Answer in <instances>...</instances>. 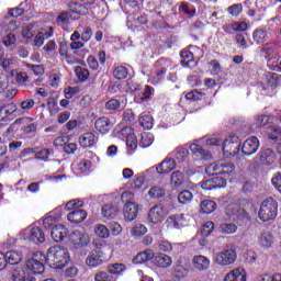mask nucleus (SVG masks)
I'll list each match as a JSON object with an SVG mask.
<instances>
[{"label": "nucleus", "mask_w": 281, "mask_h": 281, "mask_svg": "<svg viewBox=\"0 0 281 281\" xmlns=\"http://www.w3.org/2000/svg\"><path fill=\"white\" fill-rule=\"evenodd\" d=\"M259 245L261 247H266L269 249V247L273 246V235L269 231H265L259 236Z\"/></svg>", "instance_id": "c756f323"}, {"label": "nucleus", "mask_w": 281, "mask_h": 281, "mask_svg": "<svg viewBox=\"0 0 281 281\" xmlns=\"http://www.w3.org/2000/svg\"><path fill=\"white\" fill-rule=\"evenodd\" d=\"M132 93L134 94L135 102H148V100H153V95H155V88L150 86H143L139 83H132L130 86Z\"/></svg>", "instance_id": "20e7f679"}, {"label": "nucleus", "mask_w": 281, "mask_h": 281, "mask_svg": "<svg viewBox=\"0 0 281 281\" xmlns=\"http://www.w3.org/2000/svg\"><path fill=\"white\" fill-rule=\"evenodd\" d=\"M224 281H247V274L244 268H235L231 272H228Z\"/></svg>", "instance_id": "2eb2a0df"}, {"label": "nucleus", "mask_w": 281, "mask_h": 281, "mask_svg": "<svg viewBox=\"0 0 281 281\" xmlns=\"http://www.w3.org/2000/svg\"><path fill=\"white\" fill-rule=\"evenodd\" d=\"M212 232H214V222L209 221L202 226L201 235L203 236V238H207V236H210Z\"/></svg>", "instance_id": "603ef678"}, {"label": "nucleus", "mask_w": 281, "mask_h": 281, "mask_svg": "<svg viewBox=\"0 0 281 281\" xmlns=\"http://www.w3.org/2000/svg\"><path fill=\"white\" fill-rule=\"evenodd\" d=\"M171 186L173 188H179L180 186H183V172L181 171H173L171 173Z\"/></svg>", "instance_id": "79ce46f5"}, {"label": "nucleus", "mask_w": 281, "mask_h": 281, "mask_svg": "<svg viewBox=\"0 0 281 281\" xmlns=\"http://www.w3.org/2000/svg\"><path fill=\"white\" fill-rule=\"evenodd\" d=\"M278 74L276 72H270L268 75V79H267V85L268 87H270V89L273 91V89H276V87H278Z\"/></svg>", "instance_id": "13d9d810"}, {"label": "nucleus", "mask_w": 281, "mask_h": 281, "mask_svg": "<svg viewBox=\"0 0 281 281\" xmlns=\"http://www.w3.org/2000/svg\"><path fill=\"white\" fill-rule=\"evenodd\" d=\"M268 139L270 144L281 145V128L280 127H268L267 130Z\"/></svg>", "instance_id": "393cba45"}, {"label": "nucleus", "mask_w": 281, "mask_h": 281, "mask_svg": "<svg viewBox=\"0 0 281 281\" xmlns=\"http://www.w3.org/2000/svg\"><path fill=\"white\" fill-rule=\"evenodd\" d=\"M180 10L183 12V14H187V16L192 18L194 14H196V9H194L193 5H190L186 2H182L180 4Z\"/></svg>", "instance_id": "3c124183"}, {"label": "nucleus", "mask_w": 281, "mask_h": 281, "mask_svg": "<svg viewBox=\"0 0 281 281\" xmlns=\"http://www.w3.org/2000/svg\"><path fill=\"white\" fill-rule=\"evenodd\" d=\"M236 250L224 249L214 255L213 261L215 265H220L221 267H227L228 265H234V262H236Z\"/></svg>", "instance_id": "6e6552de"}, {"label": "nucleus", "mask_w": 281, "mask_h": 281, "mask_svg": "<svg viewBox=\"0 0 281 281\" xmlns=\"http://www.w3.org/2000/svg\"><path fill=\"white\" fill-rule=\"evenodd\" d=\"M227 11H228V14H232V16H238V14L243 12V4L241 3L233 4L228 7Z\"/></svg>", "instance_id": "052dcab7"}, {"label": "nucleus", "mask_w": 281, "mask_h": 281, "mask_svg": "<svg viewBox=\"0 0 281 281\" xmlns=\"http://www.w3.org/2000/svg\"><path fill=\"white\" fill-rule=\"evenodd\" d=\"M69 19H71V13L68 11L60 12L57 16V25L64 30H67V27H69Z\"/></svg>", "instance_id": "f704fd0d"}, {"label": "nucleus", "mask_w": 281, "mask_h": 281, "mask_svg": "<svg viewBox=\"0 0 281 281\" xmlns=\"http://www.w3.org/2000/svg\"><path fill=\"white\" fill-rule=\"evenodd\" d=\"M56 223V217L48 215L43 220V225L45 229H50V227H54V224Z\"/></svg>", "instance_id": "338daca9"}, {"label": "nucleus", "mask_w": 281, "mask_h": 281, "mask_svg": "<svg viewBox=\"0 0 281 281\" xmlns=\"http://www.w3.org/2000/svg\"><path fill=\"white\" fill-rule=\"evenodd\" d=\"M252 38L257 43V45H262L268 38L267 30L265 29H257L252 33Z\"/></svg>", "instance_id": "c9c22d12"}, {"label": "nucleus", "mask_w": 281, "mask_h": 281, "mask_svg": "<svg viewBox=\"0 0 281 281\" xmlns=\"http://www.w3.org/2000/svg\"><path fill=\"white\" fill-rule=\"evenodd\" d=\"M216 210V202L212 200H203L200 204V212L202 214H212Z\"/></svg>", "instance_id": "72a5a7b5"}, {"label": "nucleus", "mask_w": 281, "mask_h": 281, "mask_svg": "<svg viewBox=\"0 0 281 281\" xmlns=\"http://www.w3.org/2000/svg\"><path fill=\"white\" fill-rule=\"evenodd\" d=\"M235 41H236L238 47H240L241 49H247L249 47V45H247V38L245 37V34H243V33H238L235 36Z\"/></svg>", "instance_id": "bf43d9fd"}, {"label": "nucleus", "mask_w": 281, "mask_h": 281, "mask_svg": "<svg viewBox=\"0 0 281 281\" xmlns=\"http://www.w3.org/2000/svg\"><path fill=\"white\" fill-rule=\"evenodd\" d=\"M45 34L43 32H38L34 37V46L43 47V43H45Z\"/></svg>", "instance_id": "69168bd1"}, {"label": "nucleus", "mask_w": 281, "mask_h": 281, "mask_svg": "<svg viewBox=\"0 0 281 281\" xmlns=\"http://www.w3.org/2000/svg\"><path fill=\"white\" fill-rule=\"evenodd\" d=\"M226 214L228 216H237V218H246V221H249V213L245 211V209H240L238 205H228Z\"/></svg>", "instance_id": "aec40b11"}, {"label": "nucleus", "mask_w": 281, "mask_h": 281, "mask_svg": "<svg viewBox=\"0 0 281 281\" xmlns=\"http://www.w3.org/2000/svg\"><path fill=\"white\" fill-rule=\"evenodd\" d=\"M13 281H36V278L32 277L27 269L24 267H16L12 274Z\"/></svg>", "instance_id": "4468645a"}, {"label": "nucleus", "mask_w": 281, "mask_h": 281, "mask_svg": "<svg viewBox=\"0 0 281 281\" xmlns=\"http://www.w3.org/2000/svg\"><path fill=\"white\" fill-rule=\"evenodd\" d=\"M258 148H260V140L256 136H251L246 139L241 146V153L246 157H250V155H255L258 153Z\"/></svg>", "instance_id": "f8f14e48"}, {"label": "nucleus", "mask_w": 281, "mask_h": 281, "mask_svg": "<svg viewBox=\"0 0 281 281\" xmlns=\"http://www.w3.org/2000/svg\"><path fill=\"white\" fill-rule=\"evenodd\" d=\"M95 130L99 131L102 135H106V133L110 132L111 128H113V124H111V120L109 117L103 116L99 117L94 122Z\"/></svg>", "instance_id": "dca6fc26"}, {"label": "nucleus", "mask_w": 281, "mask_h": 281, "mask_svg": "<svg viewBox=\"0 0 281 281\" xmlns=\"http://www.w3.org/2000/svg\"><path fill=\"white\" fill-rule=\"evenodd\" d=\"M139 206H137L136 203L127 202L123 209V214L126 223H132V221H135L137 218Z\"/></svg>", "instance_id": "ddd939ff"}, {"label": "nucleus", "mask_w": 281, "mask_h": 281, "mask_svg": "<svg viewBox=\"0 0 281 281\" xmlns=\"http://www.w3.org/2000/svg\"><path fill=\"white\" fill-rule=\"evenodd\" d=\"M20 236L23 240H29L30 243H34V245H41L45 240V233L38 226L25 228L21 232Z\"/></svg>", "instance_id": "0eeeda50"}, {"label": "nucleus", "mask_w": 281, "mask_h": 281, "mask_svg": "<svg viewBox=\"0 0 281 281\" xmlns=\"http://www.w3.org/2000/svg\"><path fill=\"white\" fill-rule=\"evenodd\" d=\"M67 218L70 223H75V225H78L79 223H82L87 220V211L77 209L68 213Z\"/></svg>", "instance_id": "412c9836"}, {"label": "nucleus", "mask_w": 281, "mask_h": 281, "mask_svg": "<svg viewBox=\"0 0 281 281\" xmlns=\"http://www.w3.org/2000/svg\"><path fill=\"white\" fill-rule=\"evenodd\" d=\"M258 216L263 223L276 220L278 216V201L271 196L266 198L260 204Z\"/></svg>", "instance_id": "f03ea898"}, {"label": "nucleus", "mask_w": 281, "mask_h": 281, "mask_svg": "<svg viewBox=\"0 0 281 281\" xmlns=\"http://www.w3.org/2000/svg\"><path fill=\"white\" fill-rule=\"evenodd\" d=\"M47 257L43 252H36L31 259L26 260L24 268L29 271L30 276H36L45 271V265Z\"/></svg>", "instance_id": "7ed1b4c3"}, {"label": "nucleus", "mask_w": 281, "mask_h": 281, "mask_svg": "<svg viewBox=\"0 0 281 281\" xmlns=\"http://www.w3.org/2000/svg\"><path fill=\"white\" fill-rule=\"evenodd\" d=\"M255 124L257 127L267 126V124H271V116L270 115L257 116Z\"/></svg>", "instance_id": "6e6d98bb"}, {"label": "nucleus", "mask_w": 281, "mask_h": 281, "mask_svg": "<svg viewBox=\"0 0 281 281\" xmlns=\"http://www.w3.org/2000/svg\"><path fill=\"white\" fill-rule=\"evenodd\" d=\"M272 186L280 192L281 194V172L274 173V176L271 179Z\"/></svg>", "instance_id": "0e129e2a"}, {"label": "nucleus", "mask_w": 281, "mask_h": 281, "mask_svg": "<svg viewBox=\"0 0 281 281\" xmlns=\"http://www.w3.org/2000/svg\"><path fill=\"white\" fill-rule=\"evenodd\" d=\"M50 236L55 243H63L67 238V228L63 225H56L52 228Z\"/></svg>", "instance_id": "6ab92c4d"}, {"label": "nucleus", "mask_w": 281, "mask_h": 281, "mask_svg": "<svg viewBox=\"0 0 281 281\" xmlns=\"http://www.w3.org/2000/svg\"><path fill=\"white\" fill-rule=\"evenodd\" d=\"M126 146L128 155H133V153H135L137 149V137H135V134L127 135Z\"/></svg>", "instance_id": "4c0bfd02"}, {"label": "nucleus", "mask_w": 281, "mask_h": 281, "mask_svg": "<svg viewBox=\"0 0 281 281\" xmlns=\"http://www.w3.org/2000/svg\"><path fill=\"white\" fill-rule=\"evenodd\" d=\"M167 222L169 225H172L175 229H181V227H184L186 223L183 221V215H173L168 217Z\"/></svg>", "instance_id": "e433bc0d"}, {"label": "nucleus", "mask_w": 281, "mask_h": 281, "mask_svg": "<svg viewBox=\"0 0 281 281\" xmlns=\"http://www.w3.org/2000/svg\"><path fill=\"white\" fill-rule=\"evenodd\" d=\"M175 168H177V161H175L172 158H166L159 164L156 170L159 175H168V172H171V170H175Z\"/></svg>", "instance_id": "a211bd4d"}, {"label": "nucleus", "mask_w": 281, "mask_h": 281, "mask_svg": "<svg viewBox=\"0 0 281 281\" xmlns=\"http://www.w3.org/2000/svg\"><path fill=\"white\" fill-rule=\"evenodd\" d=\"M94 281H115V277L109 274L108 271H98L94 274Z\"/></svg>", "instance_id": "09e8293b"}, {"label": "nucleus", "mask_w": 281, "mask_h": 281, "mask_svg": "<svg viewBox=\"0 0 281 281\" xmlns=\"http://www.w3.org/2000/svg\"><path fill=\"white\" fill-rule=\"evenodd\" d=\"M193 267L198 271H205L210 269V259L207 257L199 255L193 257Z\"/></svg>", "instance_id": "b1692460"}, {"label": "nucleus", "mask_w": 281, "mask_h": 281, "mask_svg": "<svg viewBox=\"0 0 281 281\" xmlns=\"http://www.w3.org/2000/svg\"><path fill=\"white\" fill-rule=\"evenodd\" d=\"M117 206L113 204H104L102 206L103 218H115V216H117Z\"/></svg>", "instance_id": "473e14b6"}, {"label": "nucleus", "mask_w": 281, "mask_h": 281, "mask_svg": "<svg viewBox=\"0 0 281 281\" xmlns=\"http://www.w3.org/2000/svg\"><path fill=\"white\" fill-rule=\"evenodd\" d=\"M54 153L53 150L49 149H42L35 154V159H41V161H47L49 155Z\"/></svg>", "instance_id": "680f3d73"}, {"label": "nucleus", "mask_w": 281, "mask_h": 281, "mask_svg": "<svg viewBox=\"0 0 281 281\" xmlns=\"http://www.w3.org/2000/svg\"><path fill=\"white\" fill-rule=\"evenodd\" d=\"M192 192L184 190L178 194V201L182 205H187V203H190L192 201Z\"/></svg>", "instance_id": "8fccbe9b"}, {"label": "nucleus", "mask_w": 281, "mask_h": 281, "mask_svg": "<svg viewBox=\"0 0 281 281\" xmlns=\"http://www.w3.org/2000/svg\"><path fill=\"white\" fill-rule=\"evenodd\" d=\"M4 258L7 260V265H19V262L23 260V255L21 251L11 250L4 255Z\"/></svg>", "instance_id": "cd10ccee"}, {"label": "nucleus", "mask_w": 281, "mask_h": 281, "mask_svg": "<svg viewBox=\"0 0 281 281\" xmlns=\"http://www.w3.org/2000/svg\"><path fill=\"white\" fill-rule=\"evenodd\" d=\"M154 265L160 269H168L172 265V258L166 254H159L154 257Z\"/></svg>", "instance_id": "5701e85b"}, {"label": "nucleus", "mask_w": 281, "mask_h": 281, "mask_svg": "<svg viewBox=\"0 0 281 281\" xmlns=\"http://www.w3.org/2000/svg\"><path fill=\"white\" fill-rule=\"evenodd\" d=\"M154 258H155V252L153 251V249H146L142 252H138L133 258V265H144L149 260H153Z\"/></svg>", "instance_id": "f3484780"}, {"label": "nucleus", "mask_w": 281, "mask_h": 281, "mask_svg": "<svg viewBox=\"0 0 281 281\" xmlns=\"http://www.w3.org/2000/svg\"><path fill=\"white\" fill-rule=\"evenodd\" d=\"M86 4H82L80 2H69L68 8L72 12V14H82L87 8Z\"/></svg>", "instance_id": "de8ad7c7"}, {"label": "nucleus", "mask_w": 281, "mask_h": 281, "mask_svg": "<svg viewBox=\"0 0 281 281\" xmlns=\"http://www.w3.org/2000/svg\"><path fill=\"white\" fill-rule=\"evenodd\" d=\"M238 229V226L234 223H222L220 225V232L221 234H236V231Z\"/></svg>", "instance_id": "37998d69"}, {"label": "nucleus", "mask_w": 281, "mask_h": 281, "mask_svg": "<svg viewBox=\"0 0 281 281\" xmlns=\"http://www.w3.org/2000/svg\"><path fill=\"white\" fill-rule=\"evenodd\" d=\"M234 170H236V166L229 161H218L206 167L209 175H223L224 177H228Z\"/></svg>", "instance_id": "423d86ee"}, {"label": "nucleus", "mask_w": 281, "mask_h": 281, "mask_svg": "<svg viewBox=\"0 0 281 281\" xmlns=\"http://www.w3.org/2000/svg\"><path fill=\"white\" fill-rule=\"evenodd\" d=\"M222 150L226 157H236L240 153V138L231 135L223 142Z\"/></svg>", "instance_id": "39448f33"}, {"label": "nucleus", "mask_w": 281, "mask_h": 281, "mask_svg": "<svg viewBox=\"0 0 281 281\" xmlns=\"http://www.w3.org/2000/svg\"><path fill=\"white\" fill-rule=\"evenodd\" d=\"M91 36H93V31L91 30V27L87 26L86 29H83L81 33V41L83 43H89V41H91Z\"/></svg>", "instance_id": "e2e57ef3"}, {"label": "nucleus", "mask_w": 281, "mask_h": 281, "mask_svg": "<svg viewBox=\"0 0 281 281\" xmlns=\"http://www.w3.org/2000/svg\"><path fill=\"white\" fill-rule=\"evenodd\" d=\"M258 281H281V274L277 273L274 276L266 274L263 277H260Z\"/></svg>", "instance_id": "774afa93"}, {"label": "nucleus", "mask_w": 281, "mask_h": 281, "mask_svg": "<svg viewBox=\"0 0 281 281\" xmlns=\"http://www.w3.org/2000/svg\"><path fill=\"white\" fill-rule=\"evenodd\" d=\"M106 271L110 276H122L126 271V266L124 263H110L106 267Z\"/></svg>", "instance_id": "2f4dec72"}, {"label": "nucleus", "mask_w": 281, "mask_h": 281, "mask_svg": "<svg viewBox=\"0 0 281 281\" xmlns=\"http://www.w3.org/2000/svg\"><path fill=\"white\" fill-rule=\"evenodd\" d=\"M187 100H205V93L199 91V90H192L191 92H188L186 94Z\"/></svg>", "instance_id": "864d4df0"}, {"label": "nucleus", "mask_w": 281, "mask_h": 281, "mask_svg": "<svg viewBox=\"0 0 281 281\" xmlns=\"http://www.w3.org/2000/svg\"><path fill=\"white\" fill-rule=\"evenodd\" d=\"M72 243L76 247H87V245H89V235L75 232L72 235Z\"/></svg>", "instance_id": "bb28decb"}, {"label": "nucleus", "mask_w": 281, "mask_h": 281, "mask_svg": "<svg viewBox=\"0 0 281 281\" xmlns=\"http://www.w3.org/2000/svg\"><path fill=\"white\" fill-rule=\"evenodd\" d=\"M16 113V104L9 103L2 108H0V122H7L8 115H12Z\"/></svg>", "instance_id": "c85d7f7f"}, {"label": "nucleus", "mask_w": 281, "mask_h": 281, "mask_svg": "<svg viewBox=\"0 0 281 281\" xmlns=\"http://www.w3.org/2000/svg\"><path fill=\"white\" fill-rule=\"evenodd\" d=\"M148 196L154 200L164 199L166 196V189L160 186H154L149 189Z\"/></svg>", "instance_id": "7c9ffc66"}, {"label": "nucleus", "mask_w": 281, "mask_h": 281, "mask_svg": "<svg viewBox=\"0 0 281 281\" xmlns=\"http://www.w3.org/2000/svg\"><path fill=\"white\" fill-rule=\"evenodd\" d=\"M166 216H168V211L164 204H156L149 210L147 221L153 225H159L166 221Z\"/></svg>", "instance_id": "1a4fd4ad"}, {"label": "nucleus", "mask_w": 281, "mask_h": 281, "mask_svg": "<svg viewBox=\"0 0 281 281\" xmlns=\"http://www.w3.org/2000/svg\"><path fill=\"white\" fill-rule=\"evenodd\" d=\"M98 139L95 138V134L93 132L85 133L81 137H79V144L82 148H92L95 146Z\"/></svg>", "instance_id": "4be33fe9"}, {"label": "nucleus", "mask_w": 281, "mask_h": 281, "mask_svg": "<svg viewBox=\"0 0 281 281\" xmlns=\"http://www.w3.org/2000/svg\"><path fill=\"white\" fill-rule=\"evenodd\" d=\"M121 106H122V103L117 99H110L105 103L106 111H117V109H120Z\"/></svg>", "instance_id": "5fc2aeb1"}, {"label": "nucleus", "mask_w": 281, "mask_h": 281, "mask_svg": "<svg viewBox=\"0 0 281 281\" xmlns=\"http://www.w3.org/2000/svg\"><path fill=\"white\" fill-rule=\"evenodd\" d=\"M181 64L183 67H190L194 63V55L190 50H182L181 54Z\"/></svg>", "instance_id": "58836bf2"}, {"label": "nucleus", "mask_w": 281, "mask_h": 281, "mask_svg": "<svg viewBox=\"0 0 281 281\" xmlns=\"http://www.w3.org/2000/svg\"><path fill=\"white\" fill-rule=\"evenodd\" d=\"M104 260H106L104 252H102V250L95 249L92 250L86 258V265L87 267H90V269H95V267L103 265Z\"/></svg>", "instance_id": "9b49d317"}, {"label": "nucleus", "mask_w": 281, "mask_h": 281, "mask_svg": "<svg viewBox=\"0 0 281 281\" xmlns=\"http://www.w3.org/2000/svg\"><path fill=\"white\" fill-rule=\"evenodd\" d=\"M94 234L99 238H109L111 236V232H109V228L104 224H97L94 226Z\"/></svg>", "instance_id": "ea45409f"}, {"label": "nucleus", "mask_w": 281, "mask_h": 281, "mask_svg": "<svg viewBox=\"0 0 281 281\" xmlns=\"http://www.w3.org/2000/svg\"><path fill=\"white\" fill-rule=\"evenodd\" d=\"M146 232H148V228H146V226H144V224H137L136 226H134L131 231L132 236H144V234H146Z\"/></svg>", "instance_id": "4d7b16f0"}, {"label": "nucleus", "mask_w": 281, "mask_h": 281, "mask_svg": "<svg viewBox=\"0 0 281 281\" xmlns=\"http://www.w3.org/2000/svg\"><path fill=\"white\" fill-rule=\"evenodd\" d=\"M190 150L193 153V155H196L198 157H202V159L210 160L212 159V153H210L207 149H204L198 144H191Z\"/></svg>", "instance_id": "a878e982"}, {"label": "nucleus", "mask_w": 281, "mask_h": 281, "mask_svg": "<svg viewBox=\"0 0 281 281\" xmlns=\"http://www.w3.org/2000/svg\"><path fill=\"white\" fill-rule=\"evenodd\" d=\"M71 257L69 250L63 246H52L46 254V262L54 269L67 267Z\"/></svg>", "instance_id": "f257e3e1"}, {"label": "nucleus", "mask_w": 281, "mask_h": 281, "mask_svg": "<svg viewBox=\"0 0 281 281\" xmlns=\"http://www.w3.org/2000/svg\"><path fill=\"white\" fill-rule=\"evenodd\" d=\"M113 76L116 80H124L128 76V68L125 66H117L113 70Z\"/></svg>", "instance_id": "a19ab883"}, {"label": "nucleus", "mask_w": 281, "mask_h": 281, "mask_svg": "<svg viewBox=\"0 0 281 281\" xmlns=\"http://www.w3.org/2000/svg\"><path fill=\"white\" fill-rule=\"evenodd\" d=\"M276 162V151L271 148H262L255 157V164L258 166H271Z\"/></svg>", "instance_id": "9d476101"}, {"label": "nucleus", "mask_w": 281, "mask_h": 281, "mask_svg": "<svg viewBox=\"0 0 281 281\" xmlns=\"http://www.w3.org/2000/svg\"><path fill=\"white\" fill-rule=\"evenodd\" d=\"M139 124L143 126V128H146L147 131H150L153 128V116L148 114H142L139 117Z\"/></svg>", "instance_id": "a18cd8bd"}, {"label": "nucleus", "mask_w": 281, "mask_h": 281, "mask_svg": "<svg viewBox=\"0 0 281 281\" xmlns=\"http://www.w3.org/2000/svg\"><path fill=\"white\" fill-rule=\"evenodd\" d=\"M75 74L78 77V79L80 80V82H86V80H89V69L83 68L81 66H77L75 68Z\"/></svg>", "instance_id": "c03bdc74"}, {"label": "nucleus", "mask_w": 281, "mask_h": 281, "mask_svg": "<svg viewBox=\"0 0 281 281\" xmlns=\"http://www.w3.org/2000/svg\"><path fill=\"white\" fill-rule=\"evenodd\" d=\"M188 149L186 147H177L173 151V157L181 164V161H186V157H188Z\"/></svg>", "instance_id": "49530a36"}]
</instances>
